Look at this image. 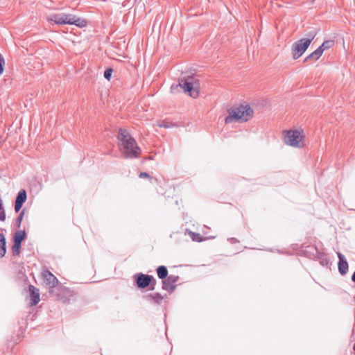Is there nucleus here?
<instances>
[{
  "mask_svg": "<svg viewBox=\"0 0 355 355\" xmlns=\"http://www.w3.org/2000/svg\"><path fill=\"white\" fill-rule=\"evenodd\" d=\"M228 116L225 118V123L230 124L233 121L247 122L253 117V110L248 104L239 105L227 110Z\"/></svg>",
  "mask_w": 355,
  "mask_h": 355,
  "instance_id": "1",
  "label": "nucleus"
},
{
  "mask_svg": "<svg viewBox=\"0 0 355 355\" xmlns=\"http://www.w3.org/2000/svg\"><path fill=\"white\" fill-rule=\"evenodd\" d=\"M119 139L121 141L123 153L126 158H136L141 154V149L135 139L125 129H119Z\"/></svg>",
  "mask_w": 355,
  "mask_h": 355,
  "instance_id": "2",
  "label": "nucleus"
},
{
  "mask_svg": "<svg viewBox=\"0 0 355 355\" xmlns=\"http://www.w3.org/2000/svg\"><path fill=\"white\" fill-rule=\"evenodd\" d=\"M316 35L317 33L315 31H310L306 35V38H302L293 44L291 50L294 60H297L302 55Z\"/></svg>",
  "mask_w": 355,
  "mask_h": 355,
  "instance_id": "3",
  "label": "nucleus"
},
{
  "mask_svg": "<svg viewBox=\"0 0 355 355\" xmlns=\"http://www.w3.org/2000/svg\"><path fill=\"white\" fill-rule=\"evenodd\" d=\"M178 86L182 87L185 93H188L193 98L198 97L200 94V82L192 76L179 79Z\"/></svg>",
  "mask_w": 355,
  "mask_h": 355,
  "instance_id": "4",
  "label": "nucleus"
},
{
  "mask_svg": "<svg viewBox=\"0 0 355 355\" xmlns=\"http://www.w3.org/2000/svg\"><path fill=\"white\" fill-rule=\"evenodd\" d=\"M133 279L135 286L139 289L147 288L148 291H154L155 289L157 280L152 275L139 272L133 275Z\"/></svg>",
  "mask_w": 355,
  "mask_h": 355,
  "instance_id": "5",
  "label": "nucleus"
},
{
  "mask_svg": "<svg viewBox=\"0 0 355 355\" xmlns=\"http://www.w3.org/2000/svg\"><path fill=\"white\" fill-rule=\"evenodd\" d=\"M304 138L300 131L290 130L286 131L284 135V142L291 146L300 148L303 146V144H301V142Z\"/></svg>",
  "mask_w": 355,
  "mask_h": 355,
  "instance_id": "6",
  "label": "nucleus"
},
{
  "mask_svg": "<svg viewBox=\"0 0 355 355\" xmlns=\"http://www.w3.org/2000/svg\"><path fill=\"white\" fill-rule=\"evenodd\" d=\"M62 19H64V25H75L79 28H84L87 25L86 19L76 17L73 14L62 13Z\"/></svg>",
  "mask_w": 355,
  "mask_h": 355,
  "instance_id": "7",
  "label": "nucleus"
},
{
  "mask_svg": "<svg viewBox=\"0 0 355 355\" xmlns=\"http://www.w3.org/2000/svg\"><path fill=\"white\" fill-rule=\"evenodd\" d=\"M179 279L180 277L178 275H168L164 280L162 281V288L169 293H173L176 288V283Z\"/></svg>",
  "mask_w": 355,
  "mask_h": 355,
  "instance_id": "8",
  "label": "nucleus"
},
{
  "mask_svg": "<svg viewBox=\"0 0 355 355\" xmlns=\"http://www.w3.org/2000/svg\"><path fill=\"white\" fill-rule=\"evenodd\" d=\"M307 248L311 250V253L319 261L320 263L323 266H328L329 264V259L326 254L320 252L315 245H309Z\"/></svg>",
  "mask_w": 355,
  "mask_h": 355,
  "instance_id": "9",
  "label": "nucleus"
},
{
  "mask_svg": "<svg viewBox=\"0 0 355 355\" xmlns=\"http://www.w3.org/2000/svg\"><path fill=\"white\" fill-rule=\"evenodd\" d=\"M44 282L50 288H55L58 284V280L55 276L49 270H45L42 273Z\"/></svg>",
  "mask_w": 355,
  "mask_h": 355,
  "instance_id": "10",
  "label": "nucleus"
},
{
  "mask_svg": "<svg viewBox=\"0 0 355 355\" xmlns=\"http://www.w3.org/2000/svg\"><path fill=\"white\" fill-rule=\"evenodd\" d=\"M27 199V194L25 189H21L17 193L15 202V211L19 212L22 207L23 204Z\"/></svg>",
  "mask_w": 355,
  "mask_h": 355,
  "instance_id": "11",
  "label": "nucleus"
},
{
  "mask_svg": "<svg viewBox=\"0 0 355 355\" xmlns=\"http://www.w3.org/2000/svg\"><path fill=\"white\" fill-rule=\"evenodd\" d=\"M338 257V268L340 274L341 275H345L348 271V263L345 257V256L340 253H337Z\"/></svg>",
  "mask_w": 355,
  "mask_h": 355,
  "instance_id": "12",
  "label": "nucleus"
},
{
  "mask_svg": "<svg viewBox=\"0 0 355 355\" xmlns=\"http://www.w3.org/2000/svg\"><path fill=\"white\" fill-rule=\"evenodd\" d=\"M28 292L31 297V306H35L37 305L40 300V291L38 288H37L33 285H29L28 286Z\"/></svg>",
  "mask_w": 355,
  "mask_h": 355,
  "instance_id": "13",
  "label": "nucleus"
},
{
  "mask_svg": "<svg viewBox=\"0 0 355 355\" xmlns=\"http://www.w3.org/2000/svg\"><path fill=\"white\" fill-rule=\"evenodd\" d=\"M62 13L51 14L47 17V21L53 24L64 25V19H62Z\"/></svg>",
  "mask_w": 355,
  "mask_h": 355,
  "instance_id": "14",
  "label": "nucleus"
},
{
  "mask_svg": "<svg viewBox=\"0 0 355 355\" xmlns=\"http://www.w3.org/2000/svg\"><path fill=\"white\" fill-rule=\"evenodd\" d=\"M147 300L153 301L156 304H161L164 299L159 293H150L144 297Z\"/></svg>",
  "mask_w": 355,
  "mask_h": 355,
  "instance_id": "15",
  "label": "nucleus"
},
{
  "mask_svg": "<svg viewBox=\"0 0 355 355\" xmlns=\"http://www.w3.org/2000/svg\"><path fill=\"white\" fill-rule=\"evenodd\" d=\"M322 55V52L320 51V49H318V48L315 50L313 52H312L311 54L307 55L304 60V62H309V61H316L318 60L321 55Z\"/></svg>",
  "mask_w": 355,
  "mask_h": 355,
  "instance_id": "16",
  "label": "nucleus"
},
{
  "mask_svg": "<svg viewBox=\"0 0 355 355\" xmlns=\"http://www.w3.org/2000/svg\"><path fill=\"white\" fill-rule=\"evenodd\" d=\"M157 277L162 281L168 276V269L165 266H159L156 268Z\"/></svg>",
  "mask_w": 355,
  "mask_h": 355,
  "instance_id": "17",
  "label": "nucleus"
},
{
  "mask_svg": "<svg viewBox=\"0 0 355 355\" xmlns=\"http://www.w3.org/2000/svg\"><path fill=\"white\" fill-rule=\"evenodd\" d=\"M6 253V240L5 236L0 233V259L3 258Z\"/></svg>",
  "mask_w": 355,
  "mask_h": 355,
  "instance_id": "18",
  "label": "nucleus"
},
{
  "mask_svg": "<svg viewBox=\"0 0 355 355\" xmlns=\"http://www.w3.org/2000/svg\"><path fill=\"white\" fill-rule=\"evenodd\" d=\"M26 238V234L24 230H19L17 231L14 237H13V242L20 243Z\"/></svg>",
  "mask_w": 355,
  "mask_h": 355,
  "instance_id": "19",
  "label": "nucleus"
},
{
  "mask_svg": "<svg viewBox=\"0 0 355 355\" xmlns=\"http://www.w3.org/2000/svg\"><path fill=\"white\" fill-rule=\"evenodd\" d=\"M334 45V40H325L319 47H318V49H320V51L322 52V53H323V52L325 51V50H327L330 48H331Z\"/></svg>",
  "mask_w": 355,
  "mask_h": 355,
  "instance_id": "20",
  "label": "nucleus"
},
{
  "mask_svg": "<svg viewBox=\"0 0 355 355\" xmlns=\"http://www.w3.org/2000/svg\"><path fill=\"white\" fill-rule=\"evenodd\" d=\"M21 243L13 242V245L12 246V253L13 256L16 257L19 255L21 252Z\"/></svg>",
  "mask_w": 355,
  "mask_h": 355,
  "instance_id": "21",
  "label": "nucleus"
},
{
  "mask_svg": "<svg viewBox=\"0 0 355 355\" xmlns=\"http://www.w3.org/2000/svg\"><path fill=\"white\" fill-rule=\"evenodd\" d=\"M157 125L159 128H170L175 126V124L166 121H160L157 122Z\"/></svg>",
  "mask_w": 355,
  "mask_h": 355,
  "instance_id": "22",
  "label": "nucleus"
},
{
  "mask_svg": "<svg viewBox=\"0 0 355 355\" xmlns=\"http://www.w3.org/2000/svg\"><path fill=\"white\" fill-rule=\"evenodd\" d=\"M25 214V209H22L21 211L19 213V216L16 218L15 220V225L17 228H19L21 227V223L23 220L24 216Z\"/></svg>",
  "mask_w": 355,
  "mask_h": 355,
  "instance_id": "23",
  "label": "nucleus"
},
{
  "mask_svg": "<svg viewBox=\"0 0 355 355\" xmlns=\"http://www.w3.org/2000/svg\"><path fill=\"white\" fill-rule=\"evenodd\" d=\"M6 220V211L3 205V201L0 198V220L4 221Z\"/></svg>",
  "mask_w": 355,
  "mask_h": 355,
  "instance_id": "24",
  "label": "nucleus"
},
{
  "mask_svg": "<svg viewBox=\"0 0 355 355\" xmlns=\"http://www.w3.org/2000/svg\"><path fill=\"white\" fill-rule=\"evenodd\" d=\"M191 238L193 241L200 242L202 241V237L199 233L191 232Z\"/></svg>",
  "mask_w": 355,
  "mask_h": 355,
  "instance_id": "25",
  "label": "nucleus"
},
{
  "mask_svg": "<svg viewBox=\"0 0 355 355\" xmlns=\"http://www.w3.org/2000/svg\"><path fill=\"white\" fill-rule=\"evenodd\" d=\"M112 73V69L111 68L107 69L104 71V78L108 80H110Z\"/></svg>",
  "mask_w": 355,
  "mask_h": 355,
  "instance_id": "26",
  "label": "nucleus"
},
{
  "mask_svg": "<svg viewBox=\"0 0 355 355\" xmlns=\"http://www.w3.org/2000/svg\"><path fill=\"white\" fill-rule=\"evenodd\" d=\"M4 64H5V60L3 57L0 53V75H1L3 72L4 69Z\"/></svg>",
  "mask_w": 355,
  "mask_h": 355,
  "instance_id": "27",
  "label": "nucleus"
},
{
  "mask_svg": "<svg viewBox=\"0 0 355 355\" xmlns=\"http://www.w3.org/2000/svg\"><path fill=\"white\" fill-rule=\"evenodd\" d=\"M18 275L19 278L21 279L23 282H24L26 284L28 282V279L24 272H19Z\"/></svg>",
  "mask_w": 355,
  "mask_h": 355,
  "instance_id": "28",
  "label": "nucleus"
},
{
  "mask_svg": "<svg viewBox=\"0 0 355 355\" xmlns=\"http://www.w3.org/2000/svg\"><path fill=\"white\" fill-rule=\"evenodd\" d=\"M139 177L140 178H149L150 180H153V178L150 177V175L148 173H146V172H141V173H140V174L139 175Z\"/></svg>",
  "mask_w": 355,
  "mask_h": 355,
  "instance_id": "29",
  "label": "nucleus"
},
{
  "mask_svg": "<svg viewBox=\"0 0 355 355\" xmlns=\"http://www.w3.org/2000/svg\"><path fill=\"white\" fill-rule=\"evenodd\" d=\"M232 243H235L239 242V241L236 238H231L229 239Z\"/></svg>",
  "mask_w": 355,
  "mask_h": 355,
  "instance_id": "30",
  "label": "nucleus"
},
{
  "mask_svg": "<svg viewBox=\"0 0 355 355\" xmlns=\"http://www.w3.org/2000/svg\"><path fill=\"white\" fill-rule=\"evenodd\" d=\"M352 281L355 283V270L352 276Z\"/></svg>",
  "mask_w": 355,
  "mask_h": 355,
  "instance_id": "31",
  "label": "nucleus"
},
{
  "mask_svg": "<svg viewBox=\"0 0 355 355\" xmlns=\"http://www.w3.org/2000/svg\"><path fill=\"white\" fill-rule=\"evenodd\" d=\"M154 181H155V182L158 183V180H157V178H155V179H154Z\"/></svg>",
  "mask_w": 355,
  "mask_h": 355,
  "instance_id": "32",
  "label": "nucleus"
}]
</instances>
